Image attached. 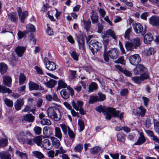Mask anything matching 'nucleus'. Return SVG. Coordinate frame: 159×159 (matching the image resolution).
I'll return each instance as SVG.
<instances>
[{"label": "nucleus", "mask_w": 159, "mask_h": 159, "mask_svg": "<svg viewBox=\"0 0 159 159\" xmlns=\"http://www.w3.org/2000/svg\"><path fill=\"white\" fill-rule=\"evenodd\" d=\"M96 110L100 113L102 112L104 115H105V118L106 119H111L112 115L113 117H117L120 120H121L123 118V113H120L119 111L116 110L115 109L112 107L106 108L101 105L97 107L96 108Z\"/></svg>", "instance_id": "f257e3e1"}, {"label": "nucleus", "mask_w": 159, "mask_h": 159, "mask_svg": "<svg viewBox=\"0 0 159 159\" xmlns=\"http://www.w3.org/2000/svg\"><path fill=\"white\" fill-rule=\"evenodd\" d=\"M48 116L55 121H58L61 117V115L59 109L54 107H50L47 110Z\"/></svg>", "instance_id": "f03ea898"}, {"label": "nucleus", "mask_w": 159, "mask_h": 159, "mask_svg": "<svg viewBox=\"0 0 159 159\" xmlns=\"http://www.w3.org/2000/svg\"><path fill=\"white\" fill-rule=\"evenodd\" d=\"M43 80L41 81V82L44 84L48 88H52L54 87L57 83L56 81L50 79L47 76H43Z\"/></svg>", "instance_id": "7ed1b4c3"}, {"label": "nucleus", "mask_w": 159, "mask_h": 159, "mask_svg": "<svg viewBox=\"0 0 159 159\" xmlns=\"http://www.w3.org/2000/svg\"><path fill=\"white\" fill-rule=\"evenodd\" d=\"M90 50L92 53L94 54L99 49L100 47V44L95 40H91L89 43Z\"/></svg>", "instance_id": "20e7f679"}, {"label": "nucleus", "mask_w": 159, "mask_h": 159, "mask_svg": "<svg viewBox=\"0 0 159 159\" xmlns=\"http://www.w3.org/2000/svg\"><path fill=\"white\" fill-rule=\"evenodd\" d=\"M134 73L135 75H144L147 71L146 68L141 64H139L134 69Z\"/></svg>", "instance_id": "39448f33"}, {"label": "nucleus", "mask_w": 159, "mask_h": 159, "mask_svg": "<svg viewBox=\"0 0 159 159\" xmlns=\"http://www.w3.org/2000/svg\"><path fill=\"white\" fill-rule=\"evenodd\" d=\"M129 60L131 64L134 66L137 65L141 61L140 57L138 54L130 56Z\"/></svg>", "instance_id": "423d86ee"}, {"label": "nucleus", "mask_w": 159, "mask_h": 159, "mask_svg": "<svg viewBox=\"0 0 159 159\" xmlns=\"http://www.w3.org/2000/svg\"><path fill=\"white\" fill-rule=\"evenodd\" d=\"M133 26L134 30L136 34L143 33V34H144L146 33L145 30H143V26L140 23H134L133 24Z\"/></svg>", "instance_id": "0eeeda50"}, {"label": "nucleus", "mask_w": 159, "mask_h": 159, "mask_svg": "<svg viewBox=\"0 0 159 159\" xmlns=\"http://www.w3.org/2000/svg\"><path fill=\"white\" fill-rule=\"evenodd\" d=\"M45 98L48 101L51 102L52 100L58 102H61V101L58 98L56 93H53L51 95L49 94H47L45 95Z\"/></svg>", "instance_id": "6e6552de"}, {"label": "nucleus", "mask_w": 159, "mask_h": 159, "mask_svg": "<svg viewBox=\"0 0 159 159\" xmlns=\"http://www.w3.org/2000/svg\"><path fill=\"white\" fill-rule=\"evenodd\" d=\"M110 57L112 59H116L118 57V51L116 48H111L108 52Z\"/></svg>", "instance_id": "1a4fd4ad"}, {"label": "nucleus", "mask_w": 159, "mask_h": 159, "mask_svg": "<svg viewBox=\"0 0 159 159\" xmlns=\"http://www.w3.org/2000/svg\"><path fill=\"white\" fill-rule=\"evenodd\" d=\"M18 15L20 19V21L22 23H23L25 19L28 15V11H25L22 12V10L21 8L19 7L17 10Z\"/></svg>", "instance_id": "9d476101"}, {"label": "nucleus", "mask_w": 159, "mask_h": 159, "mask_svg": "<svg viewBox=\"0 0 159 159\" xmlns=\"http://www.w3.org/2000/svg\"><path fill=\"white\" fill-rule=\"evenodd\" d=\"M148 77V74H145L144 75H140L139 77L135 76L132 77L131 79L135 83L139 84L141 83L142 81L147 79Z\"/></svg>", "instance_id": "9b49d317"}, {"label": "nucleus", "mask_w": 159, "mask_h": 159, "mask_svg": "<svg viewBox=\"0 0 159 159\" xmlns=\"http://www.w3.org/2000/svg\"><path fill=\"white\" fill-rule=\"evenodd\" d=\"M149 21L153 26H159V16L154 15L149 18Z\"/></svg>", "instance_id": "f8f14e48"}, {"label": "nucleus", "mask_w": 159, "mask_h": 159, "mask_svg": "<svg viewBox=\"0 0 159 159\" xmlns=\"http://www.w3.org/2000/svg\"><path fill=\"white\" fill-rule=\"evenodd\" d=\"M26 49L25 47L18 46L15 49V52L17 56L21 57L23 55Z\"/></svg>", "instance_id": "ddd939ff"}, {"label": "nucleus", "mask_w": 159, "mask_h": 159, "mask_svg": "<svg viewBox=\"0 0 159 159\" xmlns=\"http://www.w3.org/2000/svg\"><path fill=\"white\" fill-rule=\"evenodd\" d=\"M12 80L9 76H5L3 77V84L7 86L10 87L11 85Z\"/></svg>", "instance_id": "4468645a"}, {"label": "nucleus", "mask_w": 159, "mask_h": 159, "mask_svg": "<svg viewBox=\"0 0 159 159\" xmlns=\"http://www.w3.org/2000/svg\"><path fill=\"white\" fill-rule=\"evenodd\" d=\"M41 145L45 149L49 150L51 148V143L48 139H45L42 141Z\"/></svg>", "instance_id": "2eb2a0df"}, {"label": "nucleus", "mask_w": 159, "mask_h": 159, "mask_svg": "<svg viewBox=\"0 0 159 159\" xmlns=\"http://www.w3.org/2000/svg\"><path fill=\"white\" fill-rule=\"evenodd\" d=\"M72 105L74 109L76 111H78L80 109L82 108L83 105V103L82 101H77L76 103L73 101L72 102Z\"/></svg>", "instance_id": "dca6fc26"}, {"label": "nucleus", "mask_w": 159, "mask_h": 159, "mask_svg": "<svg viewBox=\"0 0 159 159\" xmlns=\"http://www.w3.org/2000/svg\"><path fill=\"white\" fill-rule=\"evenodd\" d=\"M139 135L140 136L138 138L137 141L134 143L135 145H140L146 141L143 132H141Z\"/></svg>", "instance_id": "f3484780"}, {"label": "nucleus", "mask_w": 159, "mask_h": 159, "mask_svg": "<svg viewBox=\"0 0 159 159\" xmlns=\"http://www.w3.org/2000/svg\"><path fill=\"white\" fill-rule=\"evenodd\" d=\"M43 134L45 138H50V136L52 135V133L51 131V130L49 129L48 130V127L45 126L43 129Z\"/></svg>", "instance_id": "a211bd4d"}, {"label": "nucleus", "mask_w": 159, "mask_h": 159, "mask_svg": "<svg viewBox=\"0 0 159 159\" xmlns=\"http://www.w3.org/2000/svg\"><path fill=\"white\" fill-rule=\"evenodd\" d=\"M125 48L127 51H132L134 49H136L133 43L131 42H126L125 45Z\"/></svg>", "instance_id": "6ab92c4d"}, {"label": "nucleus", "mask_w": 159, "mask_h": 159, "mask_svg": "<svg viewBox=\"0 0 159 159\" xmlns=\"http://www.w3.org/2000/svg\"><path fill=\"white\" fill-rule=\"evenodd\" d=\"M83 26L87 31H89L91 26V22L89 20H86L83 19Z\"/></svg>", "instance_id": "aec40b11"}, {"label": "nucleus", "mask_w": 159, "mask_h": 159, "mask_svg": "<svg viewBox=\"0 0 159 159\" xmlns=\"http://www.w3.org/2000/svg\"><path fill=\"white\" fill-rule=\"evenodd\" d=\"M52 145L54 147L58 148L60 145V142L58 139L54 137H50Z\"/></svg>", "instance_id": "412c9836"}, {"label": "nucleus", "mask_w": 159, "mask_h": 159, "mask_svg": "<svg viewBox=\"0 0 159 159\" xmlns=\"http://www.w3.org/2000/svg\"><path fill=\"white\" fill-rule=\"evenodd\" d=\"M98 85L97 84L94 82H92L89 85L88 92L91 93L96 91L98 89Z\"/></svg>", "instance_id": "4be33fe9"}, {"label": "nucleus", "mask_w": 159, "mask_h": 159, "mask_svg": "<svg viewBox=\"0 0 159 159\" xmlns=\"http://www.w3.org/2000/svg\"><path fill=\"white\" fill-rule=\"evenodd\" d=\"M46 68L48 70L53 71L56 68V64L52 61H49L47 64H46Z\"/></svg>", "instance_id": "5701e85b"}, {"label": "nucleus", "mask_w": 159, "mask_h": 159, "mask_svg": "<svg viewBox=\"0 0 159 159\" xmlns=\"http://www.w3.org/2000/svg\"><path fill=\"white\" fill-rule=\"evenodd\" d=\"M153 39L152 35L150 33L146 34L144 37V42L146 44H149Z\"/></svg>", "instance_id": "b1692460"}, {"label": "nucleus", "mask_w": 159, "mask_h": 159, "mask_svg": "<svg viewBox=\"0 0 159 159\" xmlns=\"http://www.w3.org/2000/svg\"><path fill=\"white\" fill-rule=\"evenodd\" d=\"M24 104V100L23 99H18L15 104V109L17 110H19L21 109V106Z\"/></svg>", "instance_id": "393cba45"}, {"label": "nucleus", "mask_w": 159, "mask_h": 159, "mask_svg": "<svg viewBox=\"0 0 159 159\" xmlns=\"http://www.w3.org/2000/svg\"><path fill=\"white\" fill-rule=\"evenodd\" d=\"M29 87L30 90H38L39 89V85L36 83L30 81L29 83Z\"/></svg>", "instance_id": "a878e982"}, {"label": "nucleus", "mask_w": 159, "mask_h": 159, "mask_svg": "<svg viewBox=\"0 0 159 159\" xmlns=\"http://www.w3.org/2000/svg\"><path fill=\"white\" fill-rule=\"evenodd\" d=\"M92 15L91 16V18L93 24H95L98 22V17L96 13L94 12L93 10H92Z\"/></svg>", "instance_id": "bb28decb"}, {"label": "nucleus", "mask_w": 159, "mask_h": 159, "mask_svg": "<svg viewBox=\"0 0 159 159\" xmlns=\"http://www.w3.org/2000/svg\"><path fill=\"white\" fill-rule=\"evenodd\" d=\"M130 41L131 43H133V45H134L136 49L141 44L140 39L138 37H136Z\"/></svg>", "instance_id": "cd10ccee"}, {"label": "nucleus", "mask_w": 159, "mask_h": 159, "mask_svg": "<svg viewBox=\"0 0 159 159\" xmlns=\"http://www.w3.org/2000/svg\"><path fill=\"white\" fill-rule=\"evenodd\" d=\"M55 136L57 138L60 140L62 138V134L60 128L58 127H56L55 129Z\"/></svg>", "instance_id": "c85d7f7f"}, {"label": "nucleus", "mask_w": 159, "mask_h": 159, "mask_svg": "<svg viewBox=\"0 0 159 159\" xmlns=\"http://www.w3.org/2000/svg\"><path fill=\"white\" fill-rule=\"evenodd\" d=\"M77 41L79 43V48L83 50L84 49V42L83 38L81 36H77Z\"/></svg>", "instance_id": "c756f323"}, {"label": "nucleus", "mask_w": 159, "mask_h": 159, "mask_svg": "<svg viewBox=\"0 0 159 159\" xmlns=\"http://www.w3.org/2000/svg\"><path fill=\"white\" fill-rule=\"evenodd\" d=\"M117 141L118 143L121 144L125 142L124 135L121 133H119L117 135Z\"/></svg>", "instance_id": "7c9ffc66"}, {"label": "nucleus", "mask_w": 159, "mask_h": 159, "mask_svg": "<svg viewBox=\"0 0 159 159\" xmlns=\"http://www.w3.org/2000/svg\"><path fill=\"white\" fill-rule=\"evenodd\" d=\"M1 159H11V155L7 152H0Z\"/></svg>", "instance_id": "2f4dec72"}, {"label": "nucleus", "mask_w": 159, "mask_h": 159, "mask_svg": "<svg viewBox=\"0 0 159 159\" xmlns=\"http://www.w3.org/2000/svg\"><path fill=\"white\" fill-rule=\"evenodd\" d=\"M34 119V117L31 114H28L25 116L23 118V120L29 122H33Z\"/></svg>", "instance_id": "473e14b6"}, {"label": "nucleus", "mask_w": 159, "mask_h": 159, "mask_svg": "<svg viewBox=\"0 0 159 159\" xmlns=\"http://www.w3.org/2000/svg\"><path fill=\"white\" fill-rule=\"evenodd\" d=\"M34 143L38 146H40L42 144V137L41 136H36L34 139Z\"/></svg>", "instance_id": "72a5a7b5"}, {"label": "nucleus", "mask_w": 159, "mask_h": 159, "mask_svg": "<svg viewBox=\"0 0 159 159\" xmlns=\"http://www.w3.org/2000/svg\"><path fill=\"white\" fill-rule=\"evenodd\" d=\"M11 92V90L9 89L4 86L0 85V93H10Z\"/></svg>", "instance_id": "f704fd0d"}, {"label": "nucleus", "mask_w": 159, "mask_h": 159, "mask_svg": "<svg viewBox=\"0 0 159 159\" xmlns=\"http://www.w3.org/2000/svg\"><path fill=\"white\" fill-rule=\"evenodd\" d=\"M32 153L35 157L39 159L43 158L44 157L43 154L39 151H33Z\"/></svg>", "instance_id": "c9c22d12"}, {"label": "nucleus", "mask_w": 159, "mask_h": 159, "mask_svg": "<svg viewBox=\"0 0 159 159\" xmlns=\"http://www.w3.org/2000/svg\"><path fill=\"white\" fill-rule=\"evenodd\" d=\"M7 67L6 64L4 63H0V71L2 74H4L7 71Z\"/></svg>", "instance_id": "e433bc0d"}, {"label": "nucleus", "mask_w": 159, "mask_h": 159, "mask_svg": "<svg viewBox=\"0 0 159 159\" xmlns=\"http://www.w3.org/2000/svg\"><path fill=\"white\" fill-rule=\"evenodd\" d=\"M26 30L25 31H27L28 34L29 32H32L35 31V28L34 25L32 24H29L27 25L26 26Z\"/></svg>", "instance_id": "4c0bfd02"}, {"label": "nucleus", "mask_w": 159, "mask_h": 159, "mask_svg": "<svg viewBox=\"0 0 159 159\" xmlns=\"http://www.w3.org/2000/svg\"><path fill=\"white\" fill-rule=\"evenodd\" d=\"M98 96L97 97L98 101V102H101L105 100L106 99V96L104 94L100 92H98Z\"/></svg>", "instance_id": "58836bf2"}, {"label": "nucleus", "mask_w": 159, "mask_h": 159, "mask_svg": "<svg viewBox=\"0 0 159 159\" xmlns=\"http://www.w3.org/2000/svg\"><path fill=\"white\" fill-rule=\"evenodd\" d=\"M60 126L61 128L62 131L64 134H66L67 130L68 131L69 130H70V129L67 125L64 124H60Z\"/></svg>", "instance_id": "ea45409f"}, {"label": "nucleus", "mask_w": 159, "mask_h": 159, "mask_svg": "<svg viewBox=\"0 0 159 159\" xmlns=\"http://www.w3.org/2000/svg\"><path fill=\"white\" fill-rule=\"evenodd\" d=\"M106 34L107 35H110L115 39H116V37L114 31L111 29L107 30L106 32Z\"/></svg>", "instance_id": "a19ab883"}, {"label": "nucleus", "mask_w": 159, "mask_h": 159, "mask_svg": "<svg viewBox=\"0 0 159 159\" xmlns=\"http://www.w3.org/2000/svg\"><path fill=\"white\" fill-rule=\"evenodd\" d=\"M26 79V77L22 73L20 74L19 77V84L21 85L24 84Z\"/></svg>", "instance_id": "79ce46f5"}, {"label": "nucleus", "mask_w": 159, "mask_h": 159, "mask_svg": "<svg viewBox=\"0 0 159 159\" xmlns=\"http://www.w3.org/2000/svg\"><path fill=\"white\" fill-rule=\"evenodd\" d=\"M68 132V135L69 137V139L71 140V142L72 143L75 138V134L71 129L69 130Z\"/></svg>", "instance_id": "37998d69"}, {"label": "nucleus", "mask_w": 159, "mask_h": 159, "mask_svg": "<svg viewBox=\"0 0 159 159\" xmlns=\"http://www.w3.org/2000/svg\"><path fill=\"white\" fill-rule=\"evenodd\" d=\"M83 148V145L79 144L76 146L74 148V151L76 152H81Z\"/></svg>", "instance_id": "c03bdc74"}, {"label": "nucleus", "mask_w": 159, "mask_h": 159, "mask_svg": "<svg viewBox=\"0 0 159 159\" xmlns=\"http://www.w3.org/2000/svg\"><path fill=\"white\" fill-rule=\"evenodd\" d=\"M60 94L62 97L65 99H66L69 98V95L66 89H62L60 92Z\"/></svg>", "instance_id": "a18cd8bd"}, {"label": "nucleus", "mask_w": 159, "mask_h": 159, "mask_svg": "<svg viewBox=\"0 0 159 159\" xmlns=\"http://www.w3.org/2000/svg\"><path fill=\"white\" fill-rule=\"evenodd\" d=\"M17 138L20 142L21 143H24L25 140L24 139V134L23 132L20 133L17 135Z\"/></svg>", "instance_id": "49530a36"}, {"label": "nucleus", "mask_w": 159, "mask_h": 159, "mask_svg": "<svg viewBox=\"0 0 159 159\" xmlns=\"http://www.w3.org/2000/svg\"><path fill=\"white\" fill-rule=\"evenodd\" d=\"M66 151L64 150L63 148L62 147H61L58 149L55 150V156H57L59 154H64V153H66Z\"/></svg>", "instance_id": "de8ad7c7"}, {"label": "nucleus", "mask_w": 159, "mask_h": 159, "mask_svg": "<svg viewBox=\"0 0 159 159\" xmlns=\"http://www.w3.org/2000/svg\"><path fill=\"white\" fill-rule=\"evenodd\" d=\"M132 27H130L127 29L125 31L124 37L125 38L127 39H129L130 36V34L132 31Z\"/></svg>", "instance_id": "09e8293b"}, {"label": "nucleus", "mask_w": 159, "mask_h": 159, "mask_svg": "<svg viewBox=\"0 0 159 159\" xmlns=\"http://www.w3.org/2000/svg\"><path fill=\"white\" fill-rule=\"evenodd\" d=\"M67 84L62 80H60L58 82V87L59 89L65 88L67 87Z\"/></svg>", "instance_id": "8fccbe9b"}, {"label": "nucleus", "mask_w": 159, "mask_h": 159, "mask_svg": "<svg viewBox=\"0 0 159 159\" xmlns=\"http://www.w3.org/2000/svg\"><path fill=\"white\" fill-rule=\"evenodd\" d=\"M8 143L7 139L6 138L5 139H0V147L6 146Z\"/></svg>", "instance_id": "3c124183"}, {"label": "nucleus", "mask_w": 159, "mask_h": 159, "mask_svg": "<svg viewBox=\"0 0 159 159\" xmlns=\"http://www.w3.org/2000/svg\"><path fill=\"white\" fill-rule=\"evenodd\" d=\"M33 130L36 134L39 135L41 133L42 128L39 126H36L34 128Z\"/></svg>", "instance_id": "603ef678"}, {"label": "nucleus", "mask_w": 159, "mask_h": 159, "mask_svg": "<svg viewBox=\"0 0 159 159\" xmlns=\"http://www.w3.org/2000/svg\"><path fill=\"white\" fill-rule=\"evenodd\" d=\"M103 43L104 45V52H106L107 45L109 43V40L108 38H107L106 36L103 37Z\"/></svg>", "instance_id": "864d4df0"}, {"label": "nucleus", "mask_w": 159, "mask_h": 159, "mask_svg": "<svg viewBox=\"0 0 159 159\" xmlns=\"http://www.w3.org/2000/svg\"><path fill=\"white\" fill-rule=\"evenodd\" d=\"M16 153L17 155L19 156L22 159H27V156L25 153L17 151Z\"/></svg>", "instance_id": "5fc2aeb1"}, {"label": "nucleus", "mask_w": 159, "mask_h": 159, "mask_svg": "<svg viewBox=\"0 0 159 159\" xmlns=\"http://www.w3.org/2000/svg\"><path fill=\"white\" fill-rule=\"evenodd\" d=\"M97 97L94 96H90L89 103V104H93L95 102H98Z\"/></svg>", "instance_id": "6e6d98bb"}, {"label": "nucleus", "mask_w": 159, "mask_h": 159, "mask_svg": "<svg viewBox=\"0 0 159 159\" xmlns=\"http://www.w3.org/2000/svg\"><path fill=\"white\" fill-rule=\"evenodd\" d=\"M41 123L43 125H49L51 124V122L49 120L45 118L42 119Z\"/></svg>", "instance_id": "4d7b16f0"}, {"label": "nucleus", "mask_w": 159, "mask_h": 159, "mask_svg": "<svg viewBox=\"0 0 159 159\" xmlns=\"http://www.w3.org/2000/svg\"><path fill=\"white\" fill-rule=\"evenodd\" d=\"M28 34L27 31H25L23 32H21L20 30H19L17 33V35L18 37V39H20L22 38L26 34Z\"/></svg>", "instance_id": "13d9d810"}, {"label": "nucleus", "mask_w": 159, "mask_h": 159, "mask_svg": "<svg viewBox=\"0 0 159 159\" xmlns=\"http://www.w3.org/2000/svg\"><path fill=\"white\" fill-rule=\"evenodd\" d=\"M101 150L100 148L98 147H96L91 148L90 152L92 154H95L99 152Z\"/></svg>", "instance_id": "bf43d9fd"}, {"label": "nucleus", "mask_w": 159, "mask_h": 159, "mask_svg": "<svg viewBox=\"0 0 159 159\" xmlns=\"http://www.w3.org/2000/svg\"><path fill=\"white\" fill-rule=\"evenodd\" d=\"M78 124L80 127V131H83L84 128V122L81 120H79L78 121Z\"/></svg>", "instance_id": "052dcab7"}, {"label": "nucleus", "mask_w": 159, "mask_h": 159, "mask_svg": "<svg viewBox=\"0 0 159 159\" xmlns=\"http://www.w3.org/2000/svg\"><path fill=\"white\" fill-rule=\"evenodd\" d=\"M9 17L10 18L11 20L15 21L16 20V15L14 12H12L10 13L8 15Z\"/></svg>", "instance_id": "680f3d73"}, {"label": "nucleus", "mask_w": 159, "mask_h": 159, "mask_svg": "<svg viewBox=\"0 0 159 159\" xmlns=\"http://www.w3.org/2000/svg\"><path fill=\"white\" fill-rule=\"evenodd\" d=\"M71 57L76 61L78 60V57L79 55L77 54L75 51H73L71 53Z\"/></svg>", "instance_id": "e2e57ef3"}, {"label": "nucleus", "mask_w": 159, "mask_h": 159, "mask_svg": "<svg viewBox=\"0 0 159 159\" xmlns=\"http://www.w3.org/2000/svg\"><path fill=\"white\" fill-rule=\"evenodd\" d=\"M4 101L6 104L8 106L11 107L13 106V102L10 99L7 98H5Z\"/></svg>", "instance_id": "0e129e2a"}, {"label": "nucleus", "mask_w": 159, "mask_h": 159, "mask_svg": "<svg viewBox=\"0 0 159 159\" xmlns=\"http://www.w3.org/2000/svg\"><path fill=\"white\" fill-rule=\"evenodd\" d=\"M129 90L127 89H124L122 90L120 92V94L122 96L127 95L128 94Z\"/></svg>", "instance_id": "69168bd1"}, {"label": "nucleus", "mask_w": 159, "mask_h": 159, "mask_svg": "<svg viewBox=\"0 0 159 159\" xmlns=\"http://www.w3.org/2000/svg\"><path fill=\"white\" fill-rule=\"evenodd\" d=\"M151 121L149 118H147L145 123V125L147 128H149L151 125Z\"/></svg>", "instance_id": "338daca9"}, {"label": "nucleus", "mask_w": 159, "mask_h": 159, "mask_svg": "<svg viewBox=\"0 0 159 159\" xmlns=\"http://www.w3.org/2000/svg\"><path fill=\"white\" fill-rule=\"evenodd\" d=\"M109 154L110 156L113 159H119V154L118 153L115 154L110 153Z\"/></svg>", "instance_id": "774afa93"}]
</instances>
